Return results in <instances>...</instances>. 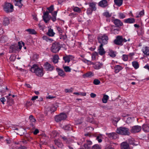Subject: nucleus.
Instances as JSON below:
<instances>
[{
    "label": "nucleus",
    "instance_id": "obj_1",
    "mask_svg": "<svg viewBox=\"0 0 149 149\" xmlns=\"http://www.w3.org/2000/svg\"><path fill=\"white\" fill-rule=\"evenodd\" d=\"M30 71L38 77H42L44 74L43 68L42 67H40L37 64H34L31 67Z\"/></svg>",
    "mask_w": 149,
    "mask_h": 149
},
{
    "label": "nucleus",
    "instance_id": "obj_2",
    "mask_svg": "<svg viewBox=\"0 0 149 149\" xmlns=\"http://www.w3.org/2000/svg\"><path fill=\"white\" fill-rule=\"evenodd\" d=\"M116 131V133L121 135L129 136L130 134V129L125 127L117 128Z\"/></svg>",
    "mask_w": 149,
    "mask_h": 149
},
{
    "label": "nucleus",
    "instance_id": "obj_3",
    "mask_svg": "<svg viewBox=\"0 0 149 149\" xmlns=\"http://www.w3.org/2000/svg\"><path fill=\"white\" fill-rule=\"evenodd\" d=\"M22 45L20 42H19L18 44L13 45L10 47V52L16 53L19 52L21 49Z\"/></svg>",
    "mask_w": 149,
    "mask_h": 149
},
{
    "label": "nucleus",
    "instance_id": "obj_4",
    "mask_svg": "<svg viewBox=\"0 0 149 149\" xmlns=\"http://www.w3.org/2000/svg\"><path fill=\"white\" fill-rule=\"evenodd\" d=\"M97 39L99 43L103 45L107 44L109 38L106 34H104L103 35L100 36L98 37Z\"/></svg>",
    "mask_w": 149,
    "mask_h": 149
},
{
    "label": "nucleus",
    "instance_id": "obj_5",
    "mask_svg": "<svg viewBox=\"0 0 149 149\" xmlns=\"http://www.w3.org/2000/svg\"><path fill=\"white\" fill-rule=\"evenodd\" d=\"M127 41L125 38H124L122 36H118L114 40V42L115 44L117 45L122 46L123 45V43L126 42Z\"/></svg>",
    "mask_w": 149,
    "mask_h": 149
},
{
    "label": "nucleus",
    "instance_id": "obj_6",
    "mask_svg": "<svg viewBox=\"0 0 149 149\" xmlns=\"http://www.w3.org/2000/svg\"><path fill=\"white\" fill-rule=\"evenodd\" d=\"M3 9L6 13L12 12L13 11V6L10 3L6 2L4 3Z\"/></svg>",
    "mask_w": 149,
    "mask_h": 149
},
{
    "label": "nucleus",
    "instance_id": "obj_7",
    "mask_svg": "<svg viewBox=\"0 0 149 149\" xmlns=\"http://www.w3.org/2000/svg\"><path fill=\"white\" fill-rule=\"evenodd\" d=\"M61 45L59 43L55 42L52 44L51 48V51L53 53L57 52L61 48Z\"/></svg>",
    "mask_w": 149,
    "mask_h": 149
},
{
    "label": "nucleus",
    "instance_id": "obj_8",
    "mask_svg": "<svg viewBox=\"0 0 149 149\" xmlns=\"http://www.w3.org/2000/svg\"><path fill=\"white\" fill-rule=\"evenodd\" d=\"M67 118V115L65 113H61L58 115L55 116L54 119L56 122H59L62 120H65Z\"/></svg>",
    "mask_w": 149,
    "mask_h": 149
},
{
    "label": "nucleus",
    "instance_id": "obj_9",
    "mask_svg": "<svg viewBox=\"0 0 149 149\" xmlns=\"http://www.w3.org/2000/svg\"><path fill=\"white\" fill-rule=\"evenodd\" d=\"M141 129V126L138 125H135L131 127L130 131L132 133H136L140 132Z\"/></svg>",
    "mask_w": 149,
    "mask_h": 149
},
{
    "label": "nucleus",
    "instance_id": "obj_10",
    "mask_svg": "<svg viewBox=\"0 0 149 149\" xmlns=\"http://www.w3.org/2000/svg\"><path fill=\"white\" fill-rule=\"evenodd\" d=\"M44 69L46 71H52L54 68V67L52 65L50 64L47 62H46L44 65Z\"/></svg>",
    "mask_w": 149,
    "mask_h": 149
},
{
    "label": "nucleus",
    "instance_id": "obj_11",
    "mask_svg": "<svg viewBox=\"0 0 149 149\" xmlns=\"http://www.w3.org/2000/svg\"><path fill=\"white\" fill-rule=\"evenodd\" d=\"M111 21L116 25V26L120 27L123 25L122 22L119 19H114L111 20Z\"/></svg>",
    "mask_w": 149,
    "mask_h": 149
},
{
    "label": "nucleus",
    "instance_id": "obj_12",
    "mask_svg": "<svg viewBox=\"0 0 149 149\" xmlns=\"http://www.w3.org/2000/svg\"><path fill=\"white\" fill-rule=\"evenodd\" d=\"M106 134L111 139H115L118 138V135L115 132L106 133Z\"/></svg>",
    "mask_w": 149,
    "mask_h": 149
},
{
    "label": "nucleus",
    "instance_id": "obj_13",
    "mask_svg": "<svg viewBox=\"0 0 149 149\" xmlns=\"http://www.w3.org/2000/svg\"><path fill=\"white\" fill-rule=\"evenodd\" d=\"M74 58V57L72 55H66L65 56H63V58L65 63H69L70 61V60H72Z\"/></svg>",
    "mask_w": 149,
    "mask_h": 149
},
{
    "label": "nucleus",
    "instance_id": "obj_14",
    "mask_svg": "<svg viewBox=\"0 0 149 149\" xmlns=\"http://www.w3.org/2000/svg\"><path fill=\"white\" fill-rule=\"evenodd\" d=\"M49 13L48 11H47L43 13V15L42 16L43 19L45 23H48L50 19L48 17Z\"/></svg>",
    "mask_w": 149,
    "mask_h": 149
},
{
    "label": "nucleus",
    "instance_id": "obj_15",
    "mask_svg": "<svg viewBox=\"0 0 149 149\" xmlns=\"http://www.w3.org/2000/svg\"><path fill=\"white\" fill-rule=\"evenodd\" d=\"M121 149H131L129 143L126 142H123L120 144Z\"/></svg>",
    "mask_w": 149,
    "mask_h": 149
},
{
    "label": "nucleus",
    "instance_id": "obj_16",
    "mask_svg": "<svg viewBox=\"0 0 149 149\" xmlns=\"http://www.w3.org/2000/svg\"><path fill=\"white\" fill-rule=\"evenodd\" d=\"M108 5L107 0H102L99 3V6L102 8H105Z\"/></svg>",
    "mask_w": 149,
    "mask_h": 149
},
{
    "label": "nucleus",
    "instance_id": "obj_17",
    "mask_svg": "<svg viewBox=\"0 0 149 149\" xmlns=\"http://www.w3.org/2000/svg\"><path fill=\"white\" fill-rule=\"evenodd\" d=\"M103 46L102 44H100L98 50L99 54L101 56L103 55L105 53V52L103 47Z\"/></svg>",
    "mask_w": 149,
    "mask_h": 149
},
{
    "label": "nucleus",
    "instance_id": "obj_18",
    "mask_svg": "<svg viewBox=\"0 0 149 149\" xmlns=\"http://www.w3.org/2000/svg\"><path fill=\"white\" fill-rule=\"evenodd\" d=\"M142 129L145 133L149 132V124H144L142 126Z\"/></svg>",
    "mask_w": 149,
    "mask_h": 149
},
{
    "label": "nucleus",
    "instance_id": "obj_19",
    "mask_svg": "<svg viewBox=\"0 0 149 149\" xmlns=\"http://www.w3.org/2000/svg\"><path fill=\"white\" fill-rule=\"evenodd\" d=\"M119 31V29L117 28L115 26L113 25L111 28V33L115 34H118V32Z\"/></svg>",
    "mask_w": 149,
    "mask_h": 149
},
{
    "label": "nucleus",
    "instance_id": "obj_20",
    "mask_svg": "<svg viewBox=\"0 0 149 149\" xmlns=\"http://www.w3.org/2000/svg\"><path fill=\"white\" fill-rule=\"evenodd\" d=\"M142 51L146 56H149V47L147 46L143 47Z\"/></svg>",
    "mask_w": 149,
    "mask_h": 149
},
{
    "label": "nucleus",
    "instance_id": "obj_21",
    "mask_svg": "<svg viewBox=\"0 0 149 149\" xmlns=\"http://www.w3.org/2000/svg\"><path fill=\"white\" fill-rule=\"evenodd\" d=\"M114 69L115 73H117L119 72L120 70H122L123 69V68L121 66L119 65H116L115 66Z\"/></svg>",
    "mask_w": 149,
    "mask_h": 149
},
{
    "label": "nucleus",
    "instance_id": "obj_22",
    "mask_svg": "<svg viewBox=\"0 0 149 149\" xmlns=\"http://www.w3.org/2000/svg\"><path fill=\"white\" fill-rule=\"evenodd\" d=\"M124 22L125 23L128 24L134 23L135 22V19L133 18H129L125 19Z\"/></svg>",
    "mask_w": 149,
    "mask_h": 149
},
{
    "label": "nucleus",
    "instance_id": "obj_23",
    "mask_svg": "<svg viewBox=\"0 0 149 149\" xmlns=\"http://www.w3.org/2000/svg\"><path fill=\"white\" fill-rule=\"evenodd\" d=\"M55 144L58 147L62 148L63 146L62 143L60 142L59 140L58 139H56L54 140Z\"/></svg>",
    "mask_w": 149,
    "mask_h": 149
},
{
    "label": "nucleus",
    "instance_id": "obj_24",
    "mask_svg": "<svg viewBox=\"0 0 149 149\" xmlns=\"http://www.w3.org/2000/svg\"><path fill=\"white\" fill-rule=\"evenodd\" d=\"M56 70L58 73L59 75L61 77H64L65 74L63 70L59 68H56Z\"/></svg>",
    "mask_w": 149,
    "mask_h": 149
},
{
    "label": "nucleus",
    "instance_id": "obj_25",
    "mask_svg": "<svg viewBox=\"0 0 149 149\" xmlns=\"http://www.w3.org/2000/svg\"><path fill=\"white\" fill-rule=\"evenodd\" d=\"M55 33L54 32L53 30L51 28H49L48 30L47 34L49 36L53 37L54 36Z\"/></svg>",
    "mask_w": 149,
    "mask_h": 149
},
{
    "label": "nucleus",
    "instance_id": "obj_26",
    "mask_svg": "<svg viewBox=\"0 0 149 149\" xmlns=\"http://www.w3.org/2000/svg\"><path fill=\"white\" fill-rule=\"evenodd\" d=\"M108 53L110 56L112 58L115 57L116 56V52L112 49H109Z\"/></svg>",
    "mask_w": 149,
    "mask_h": 149
},
{
    "label": "nucleus",
    "instance_id": "obj_27",
    "mask_svg": "<svg viewBox=\"0 0 149 149\" xmlns=\"http://www.w3.org/2000/svg\"><path fill=\"white\" fill-rule=\"evenodd\" d=\"M89 8H91L92 10L94 11H95L96 10V4L93 2L90 3H88Z\"/></svg>",
    "mask_w": 149,
    "mask_h": 149
},
{
    "label": "nucleus",
    "instance_id": "obj_28",
    "mask_svg": "<svg viewBox=\"0 0 149 149\" xmlns=\"http://www.w3.org/2000/svg\"><path fill=\"white\" fill-rule=\"evenodd\" d=\"M123 0H114V2L116 5L120 7L122 4Z\"/></svg>",
    "mask_w": 149,
    "mask_h": 149
},
{
    "label": "nucleus",
    "instance_id": "obj_29",
    "mask_svg": "<svg viewBox=\"0 0 149 149\" xmlns=\"http://www.w3.org/2000/svg\"><path fill=\"white\" fill-rule=\"evenodd\" d=\"M60 137L66 143L69 144L70 143V140L67 137L65 136H60Z\"/></svg>",
    "mask_w": 149,
    "mask_h": 149
},
{
    "label": "nucleus",
    "instance_id": "obj_30",
    "mask_svg": "<svg viewBox=\"0 0 149 149\" xmlns=\"http://www.w3.org/2000/svg\"><path fill=\"white\" fill-rule=\"evenodd\" d=\"M59 56L58 55H55L53 57L52 61L55 64L57 63L58 62Z\"/></svg>",
    "mask_w": 149,
    "mask_h": 149
},
{
    "label": "nucleus",
    "instance_id": "obj_31",
    "mask_svg": "<svg viewBox=\"0 0 149 149\" xmlns=\"http://www.w3.org/2000/svg\"><path fill=\"white\" fill-rule=\"evenodd\" d=\"M10 23V21L9 19L7 17H5L4 18L3 24L5 26L8 25Z\"/></svg>",
    "mask_w": 149,
    "mask_h": 149
},
{
    "label": "nucleus",
    "instance_id": "obj_32",
    "mask_svg": "<svg viewBox=\"0 0 149 149\" xmlns=\"http://www.w3.org/2000/svg\"><path fill=\"white\" fill-rule=\"evenodd\" d=\"M22 1V0H18L17 1H15V2H14L15 5L18 6L20 8H21L23 5L21 3Z\"/></svg>",
    "mask_w": 149,
    "mask_h": 149
},
{
    "label": "nucleus",
    "instance_id": "obj_33",
    "mask_svg": "<svg viewBox=\"0 0 149 149\" xmlns=\"http://www.w3.org/2000/svg\"><path fill=\"white\" fill-rule=\"evenodd\" d=\"M102 65V63L97 62L95 63L94 68L95 69H99L101 68Z\"/></svg>",
    "mask_w": 149,
    "mask_h": 149
},
{
    "label": "nucleus",
    "instance_id": "obj_34",
    "mask_svg": "<svg viewBox=\"0 0 149 149\" xmlns=\"http://www.w3.org/2000/svg\"><path fill=\"white\" fill-rule=\"evenodd\" d=\"M64 129L66 130H72V126L70 124H68L65 125L63 127Z\"/></svg>",
    "mask_w": 149,
    "mask_h": 149
},
{
    "label": "nucleus",
    "instance_id": "obj_35",
    "mask_svg": "<svg viewBox=\"0 0 149 149\" xmlns=\"http://www.w3.org/2000/svg\"><path fill=\"white\" fill-rule=\"evenodd\" d=\"M132 66L135 69L139 68V67L138 63L136 61H134L132 62Z\"/></svg>",
    "mask_w": 149,
    "mask_h": 149
},
{
    "label": "nucleus",
    "instance_id": "obj_36",
    "mask_svg": "<svg viewBox=\"0 0 149 149\" xmlns=\"http://www.w3.org/2000/svg\"><path fill=\"white\" fill-rule=\"evenodd\" d=\"M109 98V96L107 95H104L102 99V101L103 103H106Z\"/></svg>",
    "mask_w": 149,
    "mask_h": 149
},
{
    "label": "nucleus",
    "instance_id": "obj_37",
    "mask_svg": "<svg viewBox=\"0 0 149 149\" xmlns=\"http://www.w3.org/2000/svg\"><path fill=\"white\" fill-rule=\"evenodd\" d=\"M7 38L6 36H2L0 37V41L1 42H5L7 41Z\"/></svg>",
    "mask_w": 149,
    "mask_h": 149
},
{
    "label": "nucleus",
    "instance_id": "obj_38",
    "mask_svg": "<svg viewBox=\"0 0 149 149\" xmlns=\"http://www.w3.org/2000/svg\"><path fill=\"white\" fill-rule=\"evenodd\" d=\"M82 61L85 63H87L88 65H94L93 62L85 59H82Z\"/></svg>",
    "mask_w": 149,
    "mask_h": 149
},
{
    "label": "nucleus",
    "instance_id": "obj_39",
    "mask_svg": "<svg viewBox=\"0 0 149 149\" xmlns=\"http://www.w3.org/2000/svg\"><path fill=\"white\" fill-rule=\"evenodd\" d=\"M26 31L28 32L29 33L31 34H35L36 33V32L33 29H29L26 30Z\"/></svg>",
    "mask_w": 149,
    "mask_h": 149
},
{
    "label": "nucleus",
    "instance_id": "obj_40",
    "mask_svg": "<svg viewBox=\"0 0 149 149\" xmlns=\"http://www.w3.org/2000/svg\"><path fill=\"white\" fill-rule=\"evenodd\" d=\"M103 15L105 17L107 18H109L111 16V14L108 11L104 12L103 13Z\"/></svg>",
    "mask_w": 149,
    "mask_h": 149
},
{
    "label": "nucleus",
    "instance_id": "obj_41",
    "mask_svg": "<svg viewBox=\"0 0 149 149\" xmlns=\"http://www.w3.org/2000/svg\"><path fill=\"white\" fill-rule=\"evenodd\" d=\"M73 10L74 12H77L78 13H80L81 12V9L77 7H75L73 9Z\"/></svg>",
    "mask_w": 149,
    "mask_h": 149
},
{
    "label": "nucleus",
    "instance_id": "obj_42",
    "mask_svg": "<svg viewBox=\"0 0 149 149\" xmlns=\"http://www.w3.org/2000/svg\"><path fill=\"white\" fill-rule=\"evenodd\" d=\"M29 118L30 122L31 123L35 122L36 121V119L32 115H31L29 116Z\"/></svg>",
    "mask_w": 149,
    "mask_h": 149
},
{
    "label": "nucleus",
    "instance_id": "obj_43",
    "mask_svg": "<svg viewBox=\"0 0 149 149\" xmlns=\"http://www.w3.org/2000/svg\"><path fill=\"white\" fill-rule=\"evenodd\" d=\"M47 9L49 11L48 12L49 13H52V12L54 10V6L53 5H51L49 7L47 8Z\"/></svg>",
    "mask_w": 149,
    "mask_h": 149
},
{
    "label": "nucleus",
    "instance_id": "obj_44",
    "mask_svg": "<svg viewBox=\"0 0 149 149\" xmlns=\"http://www.w3.org/2000/svg\"><path fill=\"white\" fill-rule=\"evenodd\" d=\"M144 12L143 10L141 11L139 13V15L136 16V18H138L139 17L143 16L144 15Z\"/></svg>",
    "mask_w": 149,
    "mask_h": 149
},
{
    "label": "nucleus",
    "instance_id": "obj_45",
    "mask_svg": "<svg viewBox=\"0 0 149 149\" xmlns=\"http://www.w3.org/2000/svg\"><path fill=\"white\" fill-rule=\"evenodd\" d=\"M119 17L121 19H123L125 17V15L123 13H118Z\"/></svg>",
    "mask_w": 149,
    "mask_h": 149
},
{
    "label": "nucleus",
    "instance_id": "obj_46",
    "mask_svg": "<svg viewBox=\"0 0 149 149\" xmlns=\"http://www.w3.org/2000/svg\"><path fill=\"white\" fill-rule=\"evenodd\" d=\"M63 69L66 72H70L71 71V68L68 66H65L63 67Z\"/></svg>",
    "mask_w": 149,
    "mask_h": 149
},
{
    "label": "nucleus",
    "instance_id": "obj_47",
    "mask_svg": "<svg viewBox=\"0 0 149 149\" xmlns=\"http://www.w3.org/2000/svg\"><path fill=\"white\" fill-rule=\"evenodd\" d=\"M42 38L43 40H46L47 41H53V40L52 39L49 38L47 36H43Z\"/></svg>",
    "mask_w": 149,
    "mask_h": 149
},
{
    "label": "nucleus",
    "instance_id": "obj_48",
    "mask_svg": "<svg viewBox=\"0 0 149 149\" xmlns=\"http://www.w3.org/2000/svg\"><path fill=\"white\" fill-rule=\"evenodd\" d=\"M101 148L100 146L97 144H96L93 146L92 148V149H101Z\"/></svg>",
    "mask_w": 149,
    "mask_h": 149
},
{
    "label": "nucleus",
    "instance_id": "obj_49",
    "mask_svg": "<svg viewBox=\"0 0 149 149\" xmlns=\"http://www.w3.org/2000/svg\"><path fill=\"white\" fill-rule=\"evenodd\" d=\"M84 76L86 77H89L93 76V73L92 72H90L86 73L84 75Z\"/></svg>",
    "mask_w": 149,
    "mask_h": 149
},
{
    "label": "nucleus",
    "instance_id": "obj_50",
    "mask_svg": "<svg viewBox=\"0 0 149 149\" xmlns=\"http://www.w3.org/2000/svg\"><path fill=\"white\" fill-rule=\"evenodd\" d=\"M122 58L124 61H127L128 59V56L127 55L123 54L122 56Z\"/></svg>",
    "mask_w": 149,
    "mask_h": 149
},
{
    "label": "nucleus",
    "instance_id": "obj_51",
    "mask_svg": "<svg viewBox=\"0 0 149 149\" xmlns=\"http://www.w3.org/2000/svg\"><path fill=\"white\" fill-rule=\"evenodd\" d=\"M93 10H92L91 9V8H88L87 9V13L88 15H91V14L93 12Z\"/></svg>",
    "mask_w": 149,
    "mask_h": 149
},
{
    "label": "nucleus",
    "instance_id": "obj_52",
    "mask_svg": "<svg viewBox=\"0 0 149 149\" xmlns=\"http://www.w3.org/2000/svg\"><path fill=\"white\" fill-rule=\"evenodd\" d=\"M39 57V55L37 54H35L33 55V59L34 60H36Z\"/></svg>",
    "mask_w": 149,
    "mask_h": 149
},
{
    "label": "nucleus",
    "instance_id": "obj_53",
    "mask_svg": "<svg viewBox=\"0 0 149 149\" xmlns=\"http://www.w3.org/2000/svg\"><path fill=\"white\" fill-rule=\"evenodd\" d=\"M100 83V81L97 79H95L93 81V84L96 85H98Z\"/></svg>",
    "mask_w": 149,
    "mask_h": 149
},
{
    "label": "nucleus",
    "instance_id": "obj_54",
    "mask_svg": "<svg viewBox=\"0 0 149 149\" xmlns=\"http://www.w3.org/2000/svg\"><path fill=\"white\" fill-rule=\"evenodd\" d=\"M57 30L58 31L60 35H61L63 32L62 29L59 26H57Z\"/></svg>",
    "mask_w": 149,
    "mask_h": 149
},
{
    "label": "nucleus",
    "instance_id": "obj_55",
    "mask_svg": "<svg viewBox=\"0 0 149 149\" xmlns=\"http://www.w3.org/2000/svg\"><path fill=\"white\" fill-rule=\"evenodd\" d=\"M19 132L21 134H20V135H22L23 134H24L25 130L24 128H22L19 130Z\"/></svg>",
    "mask_w": 149,
    "mask_h": 149
},
{
    "label": "nucleus",
    "instance_id": "obj_56",
    "mask_svg": "<svg viewBox=\"0 0 149 149\" xmlns=\"http://www.w3.org/2000/svg\"><path fill=\"white\" fill-rule=\"evenodd\" d=\"M67 38V36L66 34L64 35H62L60 36V39H62L63 40H65Z\"/></svg>",
    "mask_w": 149,
    "mask_h": 149
},
{
    "label": "nucleus",
    "instance_id": "obj_57",
    "mask_svg": "<svg viewBox=\"0 0 149 149\" xmlns=\"http://www.w3.org/2000/svg\"><path fill=\"white\" fill-rule=\"evenodd\" d=\"M105 149H114L113 148L111 145H107Z\"/></svg>",
    "mask_w": 149,
    "mask_h": 149
},
{
    "label": "nucleus",
    "instance_id": "obj_58",
    "mask_svg": "<svg viewBox=\"0 0 149 149\" xmlns=\"http://www.w3.org/2000/svg\"><path fill=\"white\" fill-rule=\"evenodd\" d=\"M87 145L86 144H84L83 146H81L79 149H86Z\"/></svg>",
    "mask_w": 149,
    "mask_h": 149
},
{
    "label": "nucleus",
    "instance_id": "obj_59",
    "mask_svg": "<svg viewBox=\"0 0 149 149\" xmlns=\"http://www.w3.org/2000/svg\"><path fill=\"white\" fill-rule=\"evenodd\" d=\"M92 142L90 141L89 140L87 141V143L86 145H87V146H88V145H91L92 144Z\"/></svg>",
    "mask_w": 149,
    "mask_h": 149
},
{
    "label": "nucleus",
    "instance_id": "obj_60",
    "mask_svg": "<svg viewBox=\"0 0 149 149\" xmlns=\"http://www.w3.org/2000/svg\"><path fill=\"white\" fill-rule=\"evenodd\" d=\"M96 140L98 141L99 143L102 142V139L100 138V137L98 136L96 137Z\"/></svg>",
    "mask_w": 149,
    "mask_h": 149
},
{
    "label": "nucleus",
    "instance_id": "obj_61",
    "mask_svg": "<svg viewBox=\"0 0 149 149\" xmlns=\"http://www.w3.org/2000/svg\"><path fill=\"white\" fill-rule=\"evenodd\" d=\"M51 19L53 22H55L56 20V17L52 16V17H51Z\"/></svg>",
    "mask_w": 149,
    "mask_h": 149
},
{
    "label": "nucleus",
    "instance_id": "obj_62",
    "mask_svg": "<svg viewBox=\"0 0 149 149\" xmlns=\"http://www.w3.org/2000/svg\"><path fill=\"white\" fill-rule=\"evenodd\" d=\"M1 101L3 104H4V102L6 101V99L4 97H2L0 99Z\"/></svg>",
    "mask_w": 149,
    "mask_h": 149
},
{
    "label": "nucleus",
    "instance_id": "obj_63",
    "mask_svg": "<svg viewBox=\"0 0 149 149\" xmlns=\"http://www.w3.org/2000/svg\"><path fill=\"white\" fill-rule=\"evenodd\" d=\"M39 131L38 130V129H36L33 132V133L34 134L36 135L39 133Z\"/></svg>",
    "mask_w": 149,
    "mask_h": 149
},
{
    "label": "nucleus",
    "instance_id": "obj_64",
    "mask_svg": "<svg viewBox=\"0 0 149 149\" xmlns=\"http://www.w3.org/2000/svg\"><path fill=\"white\" fill-rule=\"evenodd\" d=\"M90 96L92 98H94L96 97V95L95 94L92 93H91Z\"/></svg>",
    "mask_w": 149,
    "mask_h": 149
}]
</instances>
